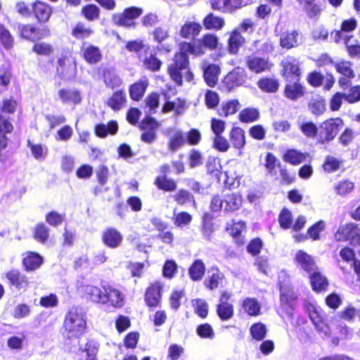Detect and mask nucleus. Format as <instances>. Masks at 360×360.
Listing matches in <instances>:
<instances>
[{"mask_svg": "<svg viewBox=\"0 0 360 360\" xmlns=\"http://www.w3.org/2000/svg\"><path fill=\"white\" fill-rule=\"evenodd\" d=\"M188 65V56L184 52L176 53L172 63L168 65V73L177 85H182L183 78L187 82L193 80V74L190 71Z\"/></svg>", "mask_w": 360, "mask_h": 360, "instance_id": "obj_1", "label": "nucleus"}, {"mask_svg": "<svg viewBox=\"0 0 360 360\" xmlns=\"http://www.w3.org/2000/svg\"><path fill=\"white\" fill-rule=\"evenodd\" d=\"M297 295L290 285L280 282V316L283 319V314L292 322L293 313L295 309Z\"/></svg>", "mask_w": 360, "mask_h": 360, "instance_id": "obj_2", "label": "nucleus"}, {"mask_svg": "<svg viewBox=\"0 0 360 360\" xmlns=\"http://www.w3.org/2000/svg\"><path fill=\"white\" fill-rule=\"evenodd\" d=\"M64 326L65 330L72 336L79 335L86 326L82 309L79 307H72L65 316Z\"/></svg>", "mask_w": 360, "mask_h": 360, "instance_id": "obj_3", "label": "nucleus"}, {"mask_svg": "<svg viewBox=\"0 0 360 360\" xmlns=\"http://www.w3.org/2000/svg\"><path fill=\"white\" fill-rule=\"evenodd\" d=\"M341 118L328 119L323 122L319 128L317 141L324 144L333 141L343 127Z\"/></svg>", "mask_w": 360, "mask_h": 360, "instance_id": "obj_4", "label": "nucleus"}, {"mask_svg": "<svg viewBox=\"0 0 360 360\" xmlns=\"http://www.w3.org/2000/svg\"><path fill=\"white\" fill-rule=\"evenodd\" d=\"M352 63L350 61L345 60L336 62L334 64V67L337 72L342 75L338 79V84L344 91L351 86L352 79L355 77V73L352 70Z\"/></svg>", "mask_w": 360, "mask_h": 360, "instance_id": "obj_5", "label": "nucleus"}, {"mask_svg": "<svg viewBox=\"0 0 360 360\" xmlns=\"http://www.w3.org/2000/svg\"><path fill=\"white\" fill-rule=\"evenodd\" d=\"M247 79V72L245 68L236 67L229 72L224 78L223 84L230 91L236 87L243 85Z\"/></svg>", "mask_w": 360, "mask_h": 360, "instance_id": "obj_6", "label": "nucleus"}, {"mask_svg": "<svg viewBox=\"0 0 360 360\" xmlns=\"http://www.w3.org/2000/svg\"><path fill=\"white\" fill-rule=\"evenodd\" d=\"M335 237L338 240H349L353 244H360V229L354 224H347L339 228Z\"/></svg>", "mask_w": 360, "mask_h": 360, "instance_id": "obj_7", "label": "nucleus"}, {"mask_svg": "<svg viewBox=\"0 0 360 360\" xmlns=\"http://www.w3.org/2000/svg\"><path fill=\"white\" fill-rule=\"evenodd\" d=\"M307 310L309 314V316L314 325L316 329L319 332L324 334L325 336H329L330 335V330L328 326L324 322L323 316L316 306L309 304L307 307Z\"/></svg>", "mask_w": 360, "mask_h": 360, "instance_id": "obj_8", "label": "nucleus"}, {"mask_svg": "<svg viewBox=\"0 0 360 360\" xmlns=\"http://www.w3.org/2000/svg\"><path fill=\"white\" fill-rule=\"evenodd\" d=\"M84 297L93 302L105 304L107 298L105 295V290L92 285H86L82 288Z\"/></svg>", "mask_w": 360, "mask_h": 360, "instance_id": "obj_9", "label": "nucleus"}, {"mask_svg": "<svg viewBox=\"0 0 360 360\" xmlns=\"http://www.w3.org/2000/svg\"><path fill=\"white\" fill-rule=\"evenodd\" d=\"M295 261L300 269L309 274L316 270V264L312 257L302 250L296 252Z\"/></svg>", "mask_w": 360, "mask_h": 360, "instance_id": "obj_10", "label": "nucleus"}, {"mask_svg": "<svg viewBox=\"0 0 360 360\" xmlns=\"http://www.w3.org/2000/svg\"><path fill=\"white\" fill-rule=\"evenodd\" d=\"M6 278L11 285L14 286L18 290H26L29 285L27 277L21 274L18 269H12L6 274Z\"/></svg>", "mask_w": 360, "mask_h": 360, "instance_id": "obj_11", "label": "nucleus"}, {"mask_svg": "<svg viewBox=\"0 0 360 360\" xmlns=\"http://www.w3.org/2000/svg\"><path fill=\"white\" fill-rule=\"evenodd\" d=\"M123 240V237L120 232L115 228H107L103 232L102 240L103 243L110 248H116L119 247Z\"/></svg>", "mask_w": 360, "mask_h": 360, "instance_id": "obj_12", "label": "nucleus"}, {"mask_svg": "<svg viewBox=\"0 0 360 360\" xmlns=\"http://www.w3.org/2000/svg\"><path fill=\"white\" fill-rule=\"evenodd\" d=\"M245 63L249 70L255 73H260L269 69V63L266 59L255 55L247 56Z\"/></svg>", "mask_w": 360, "mask_h": 360, "instance_id": "obj_13", "label": "nucleus"}, {"mask_svg": "<svg viewBox=\"0 0 360 360\" xmlns=\"http://www.w3.org/2000/svg\"><path fill=\"white\" fill-rule=\"evenodd\" d=\"M162 286L159 282L152 284L145 294V301L150 307H157L161 299Z\"/></svg>", "mask_w": 360, "mask_h": 360, "instance_id": "obj_14", "label": "nucleus"}, {"mask_svg": "<svg viewBox=\"0 0 360 360\" xmlns=\"http://www.w3.org/2000/svg\"><path fill=\"white\" fill-rule=\"evenodd\" d=\"M283 75L286 77H299L300 70L298 60L292 56L286 57L282 62Z\"/></svg>", "mask_w": 360, "mask_h": 360, "instance_id": "obj_15", "label": "nucleus"}, {"mask_svg": "<svg viewBox=\"0 0 360 360\" xmlns=\"http://www.w3.org/2000/svg\"><path fill=\"white\" fill-rule=\"evenodd\" d=\"M32 10L37 20L41 22H47L52 14V7L41 1L35 2Z\"/></svg>", "mask_w": 360, "mask_h": 360, "instance_id": "obj_16", "label": "nucleus"}, {"mask_svg": "<svg viewBox=\"0 0 360 360\" xmlns=\"http://www.w3.org/2000/svg\"><path fill=\"white\" fill-rule=\"evenodd\" d=\"M219 73L220 68L216 64H209L203 68L205 82L210 87H213L217 84Z\"/></svg>", "mask_w": 360, "mask_h": 360, "instance_id": "obj_17", "label": "nucleus"}, {"mask_svg": "<svg viewBox=\"0 0 360 360\" xmlns=\"http://www.w3.org/2000/svg\"><path fill=\"white\" fill-rule=\"evenodd\" d=\"M43 257L37 252H30L23 258L22 264L25 271H31L39 269L43 264Z\"/></svg>", "mask_w": 360, "mask_h": 360, "instance_id": "obj_18", "label": "nucleus"}, {"mask_svg": "<svg viewBox=\"0 0 360 360\" xmlns=\"http://www.w3.org/2000/svg\"><path fill=\"white\" fill-rule=\"evenodd\" d=\"M173 134L170 136L168 142V149L172 152H176L186 143L184 133L180 129H173Z\"/></svg>", "mask_w": 360, "mask_h": 360, "instance_id": "obj_19", "label": "nucleus"}, {"mask_svg": "<svg viewBox=\"0 0 360 360\" xmlns=\"http://www.w3.org/2000/svg\"><path fill=\"white\" fill-rule=\"evenodd\" d=\"M304 94L303 86L298 83L295 82L285 85L284 90V95L292 101H297L301 98Z\"/></svg>", "mask_w": 360, "mask_h": 360, "instance_id": "obj_20", "label": "nucleus"}, {"mask_svg": "<svg viewBox=\"0 0 360 360\" xmlns=\"http://www.w3.org/2000/svg\"><path fill=\"white\" fill-rule=\"evenodd\" d=\"M118 130V124L116 121L111 120L107 125L98 124L95 127V134L100 138H105L108 134L115 135Z\"/></svg>", "mask_w": 360, "mask_h": 360, "instance_id": "obj_21", "label": "nucleus"}, {"mask_svg": "<svg viewBox=\"0 0 360 360\" xmlns=\"http://www.w3.org/2000/svg\"><path fill=\"white\" fill-rule=\"evenodd\" d=\"M105 295L107 298L106 303L110 304L116 307H121L124 304V298L121 292L112 287H103Z\"/></svg>", "mask_w": 360, "mask_h": 360, "instance_id": "obj_22", "label": "nucleus"}, {"mask_svg": "<svg viewBox=\"0 0 360 360\" xmlns=\"http://www.w3.org/2000/svg\"><path fill=\"white\" fill-rule=\"evenodd\" d=\"M308 108L313 115L319 116L326 111V101L321 96L316 95L309 101Z\"/></svg>", "mask_w": 360, "mask_h": 360, "instance_id": "obj_23", "label": "nucleus"}, {"mask_svg": "<svg viewBox=\"0 0 360 360\" xmlns=\"http://www.w3.org/2000/svg\"><path fill=\"white\" fill-rule=\"evenodd\" d=\"M103 77L105 85L111 89L118 87L122 84L121 79L112 68H104L103 70Z\"/></svg>", "mask_w": 360, "mask_h": 360, "instance_id": "obj_24", "label": "nucleus"}, {"mask_svg": "<svg viewBox=\"0 0 360 360\" xmlns=\"http://www.w3.org/2000/svg\"><path fill=\"white\" fill-rule=\"evenodd\" d=\"M148 85L147 80H140L132 85L129 88V96L134 101H139L142 98L146 88Z\"/></svg>", "mask_w": 360, "mask_h": 360, "instance_id": "obj_25", "label": "nucleus"}, {"mask_svg": "<svg viewBox=\"0 0 360 360\" xmlns=\"http://www.w3.org/2000/svg\"><path fill=\"white\" fill-rule=\"evenodd\" d=\"M299 129L307 138H315L318 136L319 128L313 122H308L299 120L297 121Z\"/></svg>", "mask_w": 360, "mask_h": 360, "instance_id": "obj_26", "label": "nucleus"}, {"mask_svg": "<svg viewBox=\"0 0 360 360\" xmlns=\"http://www.w3.org/2000/svg\"><path fill=\"white\" fill-rule=\"evenodd\" d=\"M298 36L299 33L295 30L291 32L283 33L280 38L281 46L287 49L297 46L299 44L297 41Z\"/></svg>", "mask_w": 360, "mask_h": 360, "instance_id": "obj_27", "label": "nucleus"}, {"mask_svg": "<svg viewBox=\"0 0 360 360\" xmlns=\"http://www.w3.org/2000/svg\"><path fill=\"white\" fill-rule=\"evenodd\" d=\"M155 184L158 189L172 192L176 189V182L173 179L167 178L166 176H157L155 180Z\"/></svg>", "mask_w": 360, "mask_h": 360, "instance_id": "obj_28", "label": "nucleus"}, {"mask_svg": "<svg viewBox=\"0 0 360 360\" xmlns=\"http://www.w3.org/2000/svg\"><path fill=\"white\" fill-rule=\"evenodd\" d=\"M58 96L64 103L72 102L77 104L81 101L80 93L76 89H60Z\"/></svg>", "mask_w": 360, "mask_h": 360, "instance_id": "obj_29", "label": "nucleus"}, {"mask_svg": "<svg viewBox=\"0 0 360 360\" xmlns=\"http://www.w3.org/2000/svg\"><path fill=\"white\" fill-rule=\"evenodd\" d=\"M205 272V266L201 259L195 260L188 269L189 275L193 281L201 280Z\"/></svg>", "mask_w": 360, "mask_h": 360, "instance_id": "obj_30", "label": "nucleus"}, {"mask_svg": "<svg viewBox=\"0 0 360 360\" xmlns=\"http://www.w3.org/2000/svg\"><path fill=\"white\" fill-rule=\"evenodd\" d=\"M230 141L236 148H242L245 144L244 130L240 127H233L230 133Z\"/></svg>", "mask_w": 360, "mask_h": 360, "instance_id": "obj_31", "label": "nucleus"}, {"mask_svg": "<svg viewBox=\"0 0 360 360\" xmlns=\"http://www.w3.org/2000/svg\"><path fill=\"white\" fill-rule=\"evenodd\" d=\"M310 282L312 289L315 291H321L325 290L328 285V281L326 277L323 276L319 272L313 271L310 274Z\"/></svg>", "mask_w": 360, "mask_h": 360, "instance_id": "obj_32", "label": "nucleus"}, {"mask_svg": "<svg viewBox=\"0 0 360 360\" xmlns=\"http://www.w3.org/2000/svg\"><path fill=\"white\" fill-rule=\"evenodd\" d=\"M83 56L86 61L90 64H95L101 60V53L96 46L90 45L83 50Z\"/></svg>", "mask_w": 360, "mask_h": 360, "instance_id": "obj_33", "label": "nucleus"}, {"mask_svg": "<svg viewBox=\"0 0 360 360\" xmlns=\"http://www.w3.org/2000/svg\"><path fill=\"white\" fill-rule=\"evenodd\" d=\"M245 38L238 30H234L229 39V48L231 53H238L239 48L244 44Z\"/></svg>", "mask_w": 360, "mask_h": 360, "instance_id": "obj_34", "label": "nucleus"}, {"mask_svg": "<svg viewBox=\"0 0 360 360\" xmlns=\"http://www.w3.org/2000/svg\"><path fill=\"white\" fill-rule=\"evenodd\" d=\"M217 314L221 321H227L233 316V307L227 302H221L217 306Z\"/></svg>", "mask_w": 360, "mask_h": 360, "instance_id": "obj_35", "label": "nucleus"}, {"mask_svg": "<svg viewBox=\"0 0 360 360\" xmlns=\"http://www.w3.org/2000/svg\"><path fill=\"white\" fill-rule=\"evenodd\" d=\"M12 78V70L11 65L8 63H3L0 65V86L2 91L7 89Z\"/></svg>", "mask_w": 360, "mask_h": 360, "instance_id": "obj_36", "label": "nucleus"}, {"mask_svg": "<svg viewBox=\"0 0 360 360\" xmlns=\"http://www.w3.org/2000/svg\"><path fill=\"white\" fill-rule=\"evenodd\" d=\"M306 155L295 149L288 150L283 155V160L292 165H296L305 160Z\"/></svg>", "mask_w": 360, "mask_h": 360, "instance_id": "obj_37", "label": "nucleus"}, {"mask_svg": "<svg viewBox=\"0 0 360 360\" xmlns=\"http://www.w3.org/2000/svg\"><path fill=\"white\" fill-rule=\"evenodd\" d=\"M224 200L225 212H233L238 210L242 202L240 197L236 193L226 195Z\"/></svg>", "mask_w": 360, "mask_h": 360, "instance_id": "obj_38", "label": "nucleus"}, {"mask_svg": "<svg viewBox=\"0 0 360 360\" xmlns=\"http://www.w3.org/2000/svg\"><path fill=\"white\" fill-rule=\"evenodd\" d=\"M257 85L259 88L265 92L274 93L279 87V83L276 79L264 77L260 79Z\"/></svg>", "mask_w": 360, "mask_h": 360, "instance_id": "obj_39", "label": "nucleus"}, {"mask_svg": "<svg viewBox=\"0 0 360 360\" xmlns=\"http://www.w3.org/2000/svg\"><path fill=\"white\" fill-rule=\"evenodd\" d=\"M202 27L200 24L188 22L182 26L181 35L184 38H191L198 35L201 31Z\"/></svg>", "mask_w": 360, "mask_h": 360, "instance_id": "obj_40", "label": "nucleus"}, {"mask_svg": "<svg viewBox=\"0 0 360 360\" xmlns=\"http://www.w3.org/2000/svg\"><path fill=\"white\" fill-rule=\"evenodd\" d=\"M203 25L208 30H220L224 25V20L213 13H210L204 18Z\"/></svg>", "mask_w": 360, "mask_h": 360, "instance_id": "obj_41", "label": "nucleus"}, {"mask_svg": "<svg viewBox=\"0 0 360 360\" xmlns=\"http://www.w3.org/2000/svg\"><path fill=\"white\" fill-rule=\"evenodd\" d=\"M359 313L360 309H356L352 305H348L338 313V316L344 321L352 322L356 316L359 318Z\"/></svg>", "mask_w": 360, "mask_h": 360, "instance_id": "obj_42", "label": "nucleus"}, {"mask_svg": "<svg viewBox=\"0 0 360 360\" xmlns=\"http://www.w3.org/2000/svg\"><path fill=\"white\" fill-rule=\"evenodd\" d=\"M126 101L125 94L122 91H115L108 101V105L115 110H118L122 108V104Z\"/></svg>", "mask_w": 360, "mask_h": 360, "instance_id": "obj_43", "label": "nucleus"}, {"mask_svg": "<svg viewBox=\"0 0 360 360\" xmlns=\"http://www.w3.org/2000/svg\"><path fill=\"white\" fill-rule=\"evenodd\" d=\"M259 112L256 108H245L239 113V120L242 122H252L258 120Z\"/></svg>", "mask_w": 360, "mask_h": 360, "instance_id": "obj_44", "label": "nucleus"}, {"mask_svg": "<svg viewBox=\"0 0 360 360\" xmlns=\"http://www.w3.org/2000/svg\"><path fill=\"white\" fill-rule=\"evenodd\" d=\"M243 307L250 316H257L260 311V305L254 298H247L243 301Z\"/></svg>", "mask_w": 360, "mask_h": 360, "instance_id": "obj_45", "label": "nucleus"}, {"mask_svg": "<svg viewBox=\"0 0 360 360\" xmlns=\"http://www.w3.org/2000/svg\"><path fill=\"white\" fill-rule=\"evenodd\" d=\"M34 236L41 243H46L49 236V227L44 224H38L34 228Z\"/></svg>", "mask_w": 360, "mask_h": 360, "instance_id": "obj_46", "label": "nucleus"}, {"mask_svg": "<svg viewBox=\"0 0 360 360\" xmlns=\"http://www.w3.org/2000/svg\"><path fill=\"white\" fill-rule=\"evenodd\" d=\"M159 94L157 93L150 94L145 99L146 107L148 108L147 114H153L159 106Z\"/></svg>", "mask_w": 360, "mask_h": 360, "instance_id": "obj_47", "label": "nucleus"}, {"mask_svg": "<svg viewBox=\"0 0 360 360\" xmlns=\"http://www.w3.org/2000/svg\"><path fill=\"white\" fill-rule=\"evenodd\" d=\"M203 223L201 232L205 240H210L211 235L213 233V224L210 221V214L205 213L202 217Z\"/></svg>", "mask_w": 360, "mask_h": 360, "instance_id": "obj_48", "label": "nucleus"}, {"mask_svg": "<svg viewBox=\"0 0 360 360\" xmlns=\"http://www.w3.org/2000/svg\"><path fill=\"white\" fill-rule=\"evenodd\" d=\"M239 105V102L237 100L230 101L218 110V113L220 116L227 117L229 115L236 113L238 110Z\"/></svg>", "mask_w": 360, "mask_h": 360, "instance_id": "obj_49", "label": "nucleus"}, {"mask_svg": "<svg viewBox=\"0 0 360 360\" xmlns=\"http://www.w3.org/2000/svg\"><path fill=\"white\" fill-rule=\"evenodd\" d=\"M0 40L6 49H11L13 45V37L1 23H0Z\"/></svg>", "mask_w": 360, "mask_h": 360, "instance_id": "obj_50", "label": "nucleus"}, {"mask_svg": "<svg viewBox=\"0 0 360 360\" xmlns=\"http://www.w3.org/2000/svg\"><path fill=\"white\" fill-rule=\"evenodd\" d=\"M188 164L191 168H195L202 165L203 164L202 153L197 149H191L188 155Z\"/></svg>", "mask_w": 360, "mask_h": 360, "instance_id": "obj_51", "label": "nucleus"}, {"mask_svg": "<svg viewBox=\"0 0 360 360\" xmlns=\"http://www.w3.org/2000/svg\"><path fill=\"white\" fill-rule=\"evenodd\" d=\"M223 274L219 273L218 270L213 272L211 276H208L204 281L205 286L210 289L214 290L218 288L220 282L223 279Z\"/></svg>", "mask_w": 360, "mask_h": 360, "instance_id": "obj_52", "label": "nucleus"}, {"mask_svg": "<svg viewBox=\"0 0 360 360\" xmlns=\"http://www.w3.org/2000/svg\"><path fill=\"white\" fill-rule=\"evenodd\" d=\"M250 333L254 339L262 340L266 336V328L262 323H254L250 328Z\"/></svg>", "mask_w": 360, "mask_h": 360, "instance_id": "obj_53", "label": "nucleus"}, {"mask_svg": "<svg viewBox=\"0 0 360 360\" xmlns=\"http://www.w3.org/2000/svg\"><path fill=\"white\" fill-rule=\"evenodd\" d=\"M340 166V161L338 160L336 158L328 155L324 161L323 165V167L325 172L328 173H331L336 172Z\"/></svg>", "mask_w": 360, "mask_h": 360, "instance_id": "obj_54", "label": "nucleus"}, {"mask_svg": "<svg viewBox=\"0 0 360 360\" xmlns=\"http://www.w3.org/2000/svg\"><path fill=\"white\" fill-rule=\"evenodd\" d=\"M145 68L152 72L158 71L162 65V62L155 55L151 54L143 60Z\"/></svg>", "mask_w": 360, "mask_h": 360, "instance_id": "obj_55", "label": "nucleus"}, {"mask_svg": "<svg viewBox=\"0 0 360 360\" xmlns=\"http://www.w3.org/2000/svg\"><path fill=\"white\" fill-rule=\"evenodd\" d=\"M195 312L201 318L205 319L208 314V304L201 299H196L193 301Z\"/></svg>", "mask_w": 360, "mask_h": 360, "instance_id": "obj_56", "label": "nucleus"}, {"mask_svg": "<svg viewBox=\"0 0 360 360\" xmlns=\"http://www.w3.org/2000/svg\"><path fill=\"white\" fill-rule=\"evenodd\" d=\"M278 221L283 229L290 228L292 222L291 212L288 209L283 208L279 214Z\"/></svg>", "mask_w": 360, "mask_h": 360, "instance_id": "obj_57", "label": "nucleus"}, {"mask_svg": "<svg viewBox=\"0 0 360 360\" xmlns=\"http://www.w3.org/2000/svg\"><path fill=\"white\" fill-rule=\"evenodd\" d=\"M264 166L268 170L269 174H275V172H274V169L276 167H281V162L271 153H267L265 158Z\"/></svg>", "mask_w": 360, "mask_h": 360, "instance_id": "obj_58", "label": "nucleus"}, {"mask_svg": "<svg viewBox=\"0 0 360 360\" xmlns=\"http://www.w3.org/2000/svg\"><path fill=\"white\" fill-rule=\"evenodd\" d=\"M82 12L86 19L94 20L98 18L100 9L94 4H89L82 8Z\"/></svg>", "mask_w": 360, "mask_h": 360, "instance_id": "obj_59", "label": "nucleus"}, {"mask_svg": "<svg viewBox=\"0 0 360 360\" xmlns=\"http://www.w3.org/2000/svg\"><path fill=\"white\" fill-rule=\"evenodd\" d=\"M174 200L179 205H184L187 202H193L195 204L193 195L189 191L181 189L175 195Z\"/></svg>", "mask_w": 360, "mask_h": 360, "instance_id": "obj_60", "label": "nucleus"}, {"mask_svg": "<svg viewBox=\"0 0 360 360\" xmlns=\"http://www.w3.org/2000/svg\"><path fill=\"white\" fill-rule=\"evenodd\" d=\"M345 94V99L349 103H354L360 101V86H354L348 88Z\"/></svg>", "mask_w": 360, "mask_h": 360, "instance_id": "obj_61", "label": "nucleus"}, {"mask_svg": "<svg viewBox=\"0 0 360 360\" xmlns=\"http://www.w3.org/2000/svg\"><path fill=\"white\" fill-rule=\"evenodd\" d=\"M196 333L202 338L213 339L214 337V330L209 323L199 325L196 328Z\"/></svg>", "mask_w": 360, "mask_h": 360, "instance_id": "obj_62", "label": "nucleus"}, {"mask_svg": "<svg viewBox=\"0 0 360 360\" xmlns=\"http://www.w3.org/2000/svg\"><path fill=\"white\" fill-rule=\"evenodd\" d=\"M325 222L321 220L308 229L307 234L313 240H318L319 238V233L325 229Z\"/></svg>", "mask_w": 360, "mask_h": 360, "instance_id": "obj_63", "label": "nucleus"}, {"mask_svg": "<svg viewBox=\"0 0 360 360\" xmlns=\"http://www.w3.org/2000/svg\"><path fill=\"white\" fill-rule=\"evenodd\" d=\"M98 345L92 341H88L82 352H86V360H96V356L98 352Z\"/></svg>", "mask_w": 360, "mask_h": 360, "instance_id": "obj_64", "label": "nucleus"}]
</instances>
